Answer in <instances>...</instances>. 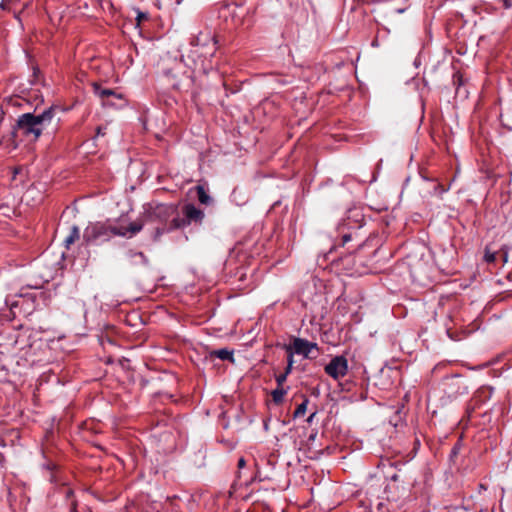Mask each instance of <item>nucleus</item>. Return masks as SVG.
I'll list each match as a JSON object with an SVG mask.
<instances>
[{
	"label": "nucleus",
	"mask_w": 512,
	"mask_h": 512,
	"mask_svg": "<svg viewBox=\"0 0 512 512\" xmlns=\"http://www.w3.org/2000/svg\"><path fill=\"white\" fill-rule=\"evenodd\" d=\"M148 19V16L146 13H143V12H140L138 11L137 13V17H136V20H137V24L139 25L143 20H147Z\"/></svg>",
	"instance_id": "obj_22"
},
{
	"label": "nucleus",
	"mask_w": 512,
	"mask_h": 512,
	"mask_svg": "<svg viewBox=\"0 0 512 512\" xmlns=\"http://www.w3.org/2000/svg\"><path fill=\"white\" fill-rule=\"evenodd\" d=\"M397 478H398V477H397V475H394V476L392 477V480L396 481V480H397Z\"/></svg>",
	"instance_id": "obj_33"
},
{
	"label": "nucleus",
	"mask_w": 512,
	"mask_h": 512,
	"mask_svg": "<svg viewBox=\"0 0 512 512\" xmlns=\"http://www.w3.org/2000/svg\"><path fill=\"white\" fill-rule=\"evenodd\" d=\"M176 216H178V208L174 204H157L147 210V217L150 221L162 224V227L156 228V237L172 231L166 230V228Z\"/></svg>",
	"instance_id": "obj_4"
},
{
	"label": "nucleus",
	"mask_w": 512,
	"mask_h": 512,
	"mask_svg": "<svg viewBox=\"0 0 512 512\" xmlns=\"http://www.w3.org/2000/svg\"><path fill=\"white\" fill-rule=\"evenodd\" d=\"M285 349L288 353L287 357V367L285 368L286 374H290L293 368L294 359H293V352L291 346H285Z\"/></svg>",
	"instance_id": "obj_16"
},
{
	"label": "nucleus",
	"mask_w": 512,
	"mask_h": 512,
	"mask_svg": "<svg viewBox=\"0 0 512 512\" xmlns=\"http://www.w3.org/2000/svg\"><path fill=\"white\" fill-rule=\"evenodd\" d=\"M316 436H317V433H312V434L309 436V440H310V441H314V440H315V438H316Z\"/></svg>",
	"instance_id": "obj_29"
},
{
	"label": "nucleus",
	"mask_w": 512,
	"mask_h": 512,
	"mask_svg": "<svg viewBox=\"0 0 512 512\" xmlns=\"http://www.w3.org/2000/svg\"><path fill=\"white\" fill-rule=\"evenodd\" d=\"M324 371L327 375H329L334 380H338L339 378L344 377L348 372V361L347 359L340 355L335 356L332 360L325 366Z\"/></svg>",
	"instance_id": "obj_9"
},
{
	"label": "nucleus",
	"mask_w": 512,
	"mask_h": 512,
	"mask_svg": "<svg viewBox=\"0 0 512 512\" xmlns=\"http://www.w3.org/2000/svg\"><path fill=\"white\" fill-rule=\"evenodd\" d=\"M202 67H203V69H204V70H206V69H207V67H206V66H205V64H204V61L202 62Z\"/></svg>",
	"instance_id": "obj_32"
},
{
	"label": "nucleus",
	"mask_w": 512,
	"mask_h": 512,
	"mask_svg": "<svg viewBox=\"0 0 512 512\" xmlns=\"http://www.w3.org/2000/svg\"><path fill=\"white\" fill-rule=\"evenodd\" d=\"M127 256H128L129 258L138 257V258H140V259H141V260H143V261L146 259V258H145V255L143 254V252H135V251H132V250H130V251L127 253Z\"/></svg>",
	"instance_id": "obj_21"
},
{
	"label": "nucleus",
	"mask_w": 512,
	"mask_h": 512,
	"mask_svg": "<svg viewBox=\"0 0 512 512\" xmlns=\"http://www.w3.org/2000/svg\"><path fill=\"white\" fill-rule=\"evenodd\" d=\"M76 511V507L74 506L73 509L71 510V512H75Z\"/></svg>",
	"instance_id": "obj_35"
},
{
	"label": "nucleus",
	"mask_w": 512,
	"mask_h": 512,
	"mask_svg": "<svg viewBox=\"0 0 512 512\" xmlns=\"http://www.w3.org/2000/svg\"><path fill=\"white\" fill-rule=\"evenodd\" d=\"M352 239V233H344L342 235V245L344 246L347 242Z\"/></svg>",
	"instance_id": "obj_25"
},
{
	"label": "nucleus",
	"mask_w": 512,
	"mask_h": 512,
	"mask_svg": "<svg viewBox=\"0 0 512 512\" xmlns=\"http://www.w3.org/2000/svg\"><path fill=\"white\" fill-rule=\"evenodd\" d=\"M191 44L195 46V49L191 51L192 56L198 58H210L213 57L217 51V40L210 34L200 33L198 36L193 38Z\"/></svg>",
	"instance_id": "obj_6"
},
{
	"label": "nucleus",
	"mask_w": 512,
	"mask_h": 512,
	"mask_svg": "<svg viewBox=\"0 0 512 512\" xmlns=\"http://www.w3.org/2000/svg\"><path fill=\"white\" fill-rule=\"evenodd\" d=\"M105 135H106V127H102V126L97 127L96 138L100 137V136H105Z\"/></svg>",
	"instance_id": "obj_24"
},
{
	"label": "nucleus",
	"mask_w": 512,
	"mask_h": 512,
	"mask_svg": "<svg viewBox=\"0 0 512 512\" xmlns=\"http://www.w3.org/2000/svg\"><path fill=\"white\" fill-rule=\"evenodd\" d=\"M504 4H505V7H507V8L510 7V4H509L508 0H505Z\"/></svg>",
	"instance_id": "obj_31"
},
{
	"label": "nucleus",
	"mask_w": 512,
	"mask_h": 512,
	"mask_svg": "<svg viewBox=\"0 0 512 512\" xmlns=\"http://www.w3.org/2000/svg\"><path fill=\"white\" fill-rule=\"evenodd\" d=\"M448 189L449 187H444L442 184L438 183L434 186V193L438 196H442Z\"/></svg>",
	"instance_id": "obj_19"
},
{
	"label": "nucleus",
	"mask_w": 512,
	"mask_h": 512,
	"mask_svg": "<svg viewBox=\"0 0 512 512\" xmlns=\"http://www.w3.org/2000/svg\"><path fill=\"white\" fill-rule=\"evenodd\" d=\"M66 496L67 498H70L73 496V491L71 489H68L67 492H66Z\"/></svg>",
	"instance_id": "obj_27"
},
{
	"label": "nucleus",
	"mask_w": 512,
	"mask_h": 512,
	"mask_svg": "<svg viewBox=\"0 0 512 512\" xmlns=\"http://www.w3.org/2000/svg\"><path fill=\"white\" fill-rule=\"evenodd\" d=\"M484 259L487 263H494L497 259V253L490 251V249L487 247L485 249Z\"/></svg>",
	"instance_id": "obj_17"
},
{
	"label": "nucleus",
	"mask_w": 512,
	"mask_h": 512,
	"mask_svg": "<svg viewBox=\"0 0 512 512\" xmlns=\"http://www.w3.org/2000/svg\"><path fill=\"white\" fill-rule=\"evenodd\" d=\"M164 79L174 90L181 91L191 86L190 76L186 74L181 60L166 58L161 61Z\"/></svg>",
	"instance_id": "obj_3"
},
{
	"label": "nucleus",
	"mask_w": 512,
	"mask_h": 512,
	"mask_svg": "<svg viewBox=\"0 0 512 512\" xmlns=\"http://www.w3.org/2000/svg\"><path fill=\"white\" fill-rule=\"evenodd\" d=\"M213 356H216L217 358L221 360H228L230 362H234V355L232 350H228L226 348L215 350L212 352Z\"/></svg>",
	"instance_id": "obj_13"
},
{
	"label": "nucleus",
	"mask_w": 512,
	"mask_h": 512,
	"mask_svg": "<svg viewBox=\"0 0 512 512\" xmlns=\"http://www.w3.org/2000/svg\"><path fill=\"white\" fill-rule=\"evenodd\" d=\"M289 374H286V372L284 371L283 373L279 374L276 376V383H277V386L279 387H283L284 383L286 382L287 380V377H288Z\"/></svg>",
	"instance_id": "obj_18"
},
{
	"label": "nucleus",
	"mask_w": 512,
	"mask_h": 512,
	"mask_svg": "<svg viewBox=\"0 0 512 512\" xmlns=\"http://www.w3.org/2000/svg\"><path fill=\"white\" fill-rule=\"evenodd\" d=\"M308 402H309L308 398L305 397L304 401L301 404H299L297 406L296 410L294 411V413H293L294 418L301 417L306 413Z\"/></svg>",
	"instance_id": "obj_15"
},
{
	"label": "nucleus",
	"mask_w": 512,
	"mask_h": 512,
	"mask_svg": "<svg viewBox=\"0 0 512 512\" xmlns=\"http://www.w3.org/2000/svg\"><path fill=\"white\" fill-rule=\"evenodd\" d=\"M453 83L458 86L462 84V76L459 73L454 74Z\"/></svg>",
	"instance_id": "obj_23"
},
{
	"label": "nucleus",
	"mask_w": 512,
	"mask_h": 512,
	"mask_svg": "<svg viewBox=\"0 0 512 512\" xmlns=\"http://www.w3.org/2000/svg\"><path fill=\"white\" fill-rule=\"evenodd\" d=\"M287 394V389L284 387L277 386L276 389H274L271 392L272 400L275 404H281L284 400V396Z\"/></svg>",
	"instance_id": "obj_14"
},
{
	"label": "nucleus",
	"mask_w": 512,
	"mask_h": 512,
	"mask_svg": "<svg viewBox=\"0 0 512 512\" xmlns=\"http://www.w3.org/2000/svg\"><path fill=\"white\" fill-rule=\"evenodd\" d=\"M38 72H39L38 70H37V71H34V72H33V75H34V76H36Z\"/></svg>",
	"instance_id": "obj_34"
},
{
	"label": "nucleus",
	"mask_w": 512,
	"mask_h": 512,
	"mask_svg": "<svg viewBox=\"0 0 512 512\" xmlns=\"http://www.w3.org/2000/svg\"><path fill=\"white\" fill-rule=\"evenodd\" d=\"M315 415H316V412L312 413V414L308 417L307 421H308V422H312V420H313V418L315 417Z\"/></svg>",
	"instance_id": "obj_28"
},
{
	"label": "nucleus",
	"mask_w": 512,
	"mask_h": 512,
	"mask_svg": "<svg viewBox=\"0 0 512 512\" xmlns=\"http://www.w3.org/2000/svg\"><path fill=\"white\" fill-rule=\"evenodd\" d=\"M245 465H246V461H245V459H244V458H240V459L238 460V468H239V469H241V468H243Z\"/></svg>",
	"instance_id": "obj_26"
},
{
	"label": "nucleus",
	"mask_w": 512,
	"mask_h": 512,
	"mask_svg": "<svg viewBox=\"0 0 512 512\" xmlns=\"http://www.w3.org/2000/svg\"><path fill=\"white\" fill-rule=\"evenodd\" d=\"M289 346H291L293 354L296 353L308 359L316 358L319 351L316 343L303 338H293V341Z\"/></svg>",
	"instance_id": "obj_8"
},
{
	"label": "nucleus",
	"mask_w": 512,
	"mask_h": 512,
	"mask_svg": "<svg viewBox=\"0 0 512 512\" xmlns=\"http://www.w3.org/2000/svg\"><path fill=\"white\" fill-rule=\"evenodd\" d=\"M196 192H197L198 200L201 204L210 205L213 203L212 197H210V195L206 192L204 186L197 185Z\"/></svg>",
	"instance_id": "obj_11"
},
{
	"label": "nucleus",
	"mask_w": 512,
	"mask_h": 512,
	"mask_svg": "<svg viewBox=\"0 0 512 512\" xmlns=\"http://www.w3.org/2000/svg\"><path fill=\"white\" fill-rule=\"evenodd\" d=\"M493 388L480 387L469 401L466 409V414L469 419L473 418L476 410L485 404L492 396Z\"/></svg>",
	"instance_id": "obj_7"
},
{
	"label": "nucleus",
	"mask_w": 512,
	"mask_h": 512,
	"mask_svg": "<svg viewBox=\"0 0 512 512\" xmlns=\"http://www.w3.org/2000/svg\"><path fill=\"white\" fill-rule=\"evenodd\" d=\"M405 9H396L395 12L396 13H403Z\"/></svg>",
	"instance_id": "obj_30"
},
{
	"label": "nucleus",
	"mask_w": 512,
	"mask_h": 512,
	"mask_svg": "<svg viewBox=\"0 0 512 512\" xmlns=\"http://www.w3.org/2000/svg\"><path fill=\"white\" fill-rule=\"evenodd\" d=\"M144 223V220L140 218L127 226L116 225L110 220L92 223L85 228L83 239L87 244H99L109 241L113 236L130 238L142 230Z\"/></svg>",
	"instance_id": "obj_2"
},
{
	"label": "nucleus",
	"mask_w": 512,
	"mask_h": 512,
	"mask_svg": "<svg viewBox=\"0 0 512 512\" xmlns=\"http://www.w3.org/2000/svg\"><path fill=\"white\" fill-rule=\"evenodd\" d=\"M183 217L178 216L174 217L166 230H176L180 228H184L191 223L201 224L205 214L204 212L197 208L194 204H186L182 208Z\"/></svg>",
	"instance_id": "obj_5"
},
{
	"label": "nucleus",
	"mask_w": 512,
	"mask_h": 512,
	"mask_svg": "<svg viewBox=\"0 0 512 512\" xmlns=\"http://www.w3.org/2000/svg\"><path fill=\"white\" fill-rule=\"evenodd\" d=\"M80 237V231L78 226L74 225L71 227L69 234L63 240V244L66 249H70V246L75 243Z\"/></svg>",
	"instance_id": "obj_10"
},
{
	"label": "nucleus",
	"mask_w": 512,
	"mask_h": 512,
	"mask_svg": "<svg viewBox=\"0 0 512 512\" xmlns=\"http://www.w3.org/2000/svg\"><path fill=\"white\" fill-rule=\"evenodd\" d=\"M58 109L57 106H50L39 113L35 110L19 115L13 126V139L20 138L28 142H36L51 125Z\"/></svg>",
	"instance_id": "obj_1"
},
{
	"label": "nucleus",
	"mask_w": 512,
	"mask_h": 512,
	"mask_svg": "<svg viewBox=\"0 0 512 512\" xmlns=\"http://www.w3.org/2000/svg\"><path fill=\"white\" fill-rule=\"evenodd\" d=\"M94 93L102 100H105L110 96H116V92L114 90L103 88L98 84L94 85Z\"/></svg>",
	"instance_id": "obj_12"
},
{
	"label": "nucleus",
	"mask_w": 512,
	"mask_h": 512,
	"mask_svg": "<svg viewBox=\"0 0 512 512\" xmlns=\"http://www.w3.org/2000/svg\"><path fill=\"white\" fill-rule=\"evenodd\" d=\"M460 449H461V442L457 441V443L451 449L450 458L453 459V458L457 457V455L460 452Z\"/></svg>",
	"instance_id": "obj_20"
}]
</instances>
